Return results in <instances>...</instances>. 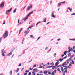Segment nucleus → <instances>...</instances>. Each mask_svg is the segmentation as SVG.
Segmentation results:
<instances>
[{
	"instance_id": "nucleus-1",
	"label": "nucleus",
	"mask_w": 75,
	"mask_h": 75,
	"mask_svg": "<svg viewBox=\"0 0 75 75\" xmlns=\"http://www.w3.org/2000/svg\"><path fill=\"white\" fill-rule=\"evenodd\" d=\"M8 32L7 31H5V33H4L3 37L5 38H6L8 36Z\"/></svg>"
},
{
	"instance_id": "nucleus-2",
	"label": "nucleus",
	"mask_w": 75,
	"mask_h": 75,
	"mask_svg": "<svg viewBox=\"0 0 75 75\" xmlns=\"http://www.w3.org/2000/svg\"><path fill=\"white\" fill-rule=\"evenodd\" d=\"M11 10H12V8H11L9 10H6V15L8 14V13H9V12H10Z\"/></svg>"
},
{
	"instance_id": "nucleus-3",
	"label": "nucleus",
	"mask_w": 75,
	"mask_h": 75,
	"mask_svg": "<svg viewBox=\"0 0 75 75\" xmlns=\"http://www.w3.org/2000/svg\"><path fill=\"white\" fill-rule=\"evenodd\" d=\"M32 5H30V6H28V7L27 8V10L28 11H29V10H30L31 9V8H32Z\"/></svg>"
},
{
	"instance_id": "nucleus-4",
	"label": "nucleus",
	"mask_w": 75,
	"mask_h": 75,
	"mask_svg": "<svg viewBox=\"0 0 75 75\" xmlns=\"http://www.w3.org/2000/svg\"><path fill=\"white\" fill-rule=\"evenodd\" d=\"M4 3L3 2L1 4H0V8H3V7H4Z\"/></svg>"
},
{
	"instance_id": "nucleus-5",
	"label": "nucleus",
	"mask_w": 75,
	"mask_h": 75,
	"mask_svg": "<svg viewBox=\"0 0 75 75\" xmlns=\"http://www.w3.org/2000/svg\"><path fill=\"white\" fill-rule=\"evenodd\" d=\"M56 13V12L54 11L52 12V13L51 17H52L54 18H55V16H54V13Z\"/></svg>"
},
{
	"instance_id": "nucleus-6",
	"label": "nucleus",
	"mask_w": 75,
	"mask_h": 75,
	"mask_svg": "<svg viewBox=\"0 0 75 75\" xmlns=\"http://www.w3.org/2000/svg\"><path fill=\"white\" fill-rule=\"evenodd\" d=\"M27 30H28L26 31V34H25V35H27V34H28V33H29V32H30V30L29 29H28Z\"/></svg>"
},
{
	"instance_id": "nucleus-7",
	"label": "nucleus",
	"mask_w": 75,
	"mask_h": 75,
	"mask_svg": "<svg viewBox=\"0 0 75 75\" xmlns=\"http://www.w3.org/2000/svg\"><path fill=\"white\" fill-rule=\"evenodd\" d=\"M12 52H11L8 53V54H7L6 55V56H7V57H8V56H10V55H12Z\"/></svg>"
},
{
	"instance_id": "nucleus-8",
	"label": "nucleus",
	"mask_w": 75,
	"mask_h": 75,
	"mask_svg": "<svg viewBox=\"0 0 75 75\" xmlns=\"http://www.w3.org/2000/svg\"><path fill=\"white\" fill-rule=\"evenodd\" d=\"M67 53H68V51H66L65 52H64V54L65 55H66Z\"/></svg>"
},
{
	"instance_id": "nucleus-9",
	"label": "nucleus",
	"mask_w": 75,
	"mask_h": 75,
	"mask_svg": "<svg viewBox=\"0 0 75 75\" xmlns=\"http://www.w3.org/2000/svg\"><path fill=\"white\" fill-rule=\"evenodd\" d=\"M71 61H72V62H70V64H74V61L73 60L71 59Z\"/></svg>"
},
{
	"instance_id": "nucleus-10",
	"label": "nucleus",
	"mask_w": 75,
	"mask_h": 75,
	"mask_svg": "<svg viewBox=\"0 0 75 75\" xmlns=\"http://www.w3.org/2000/svg\"><path fill=\"white\" fill-rule=\"evenodd\" d=\"M33 71H35V72H38V69L37 68L34 69H33Z\"/></svg>"
},
{
	"instance_id": "nucleus-11",
	"label": "nucleus",
	"mask_w": 75,
	"mask_h": 75,
	"mask_svg": "<svg viewBox=\"0 0 75 75\" xmlns=\"http://www.w3.org/2000/svg\"><path fill=\"white\" fill-rule=\"evenodd\" d=\"M72 61V59H71V58L70 57V58L69 59H67L66 60V61L67 62H68V61L69 62V61Z\"/></svg>"
},
{
	"instance_id": "nucleus-12",
	"label": "nucleus",
	"mask_w": 75,
	"mask_h": 75,
	"mask_svg": "<svg viewBox=\"0 0 75 75\" xmlns=\"http://www.w3.org/2000/svg\"><path fill=\"white\" fill-rule=\"evenodd\" d=\"M47 73H48V71H44V74L45 75H46Z\"/></svg>"
},
{
	"instance_id": "nucleus-13",
	"label": "nucleus",
	"mask_w": 75,
	"mask_h": 75,
	"mask_svg": "<svg viewBox=\"0 0 75 75\" xmlns=\"http://www.w3.org/2000/svg\"><path fill=\"white\" fill-rule=\"evenodd\" d=\"M61 69L62 72H64V69H63V67H61Z\"/></svg>"
},
{
	"instance_id": "nucleus-14",
	"label": "nucleus",
	"mask_w": 75,
	"mask_h": 75,
	"mask_svg": "<svg viewBox=\"0 0 75 75\" xmlns=\"http://www.w3.org/2000/svg\"><path fill=\"white\" fill-rule=\"evenodd\" d=\"M58 61H60V62H62L63 61V59L61 58H60L59 59Z\"/></svg>"
},
{
	"instance_id": "nucleus-15",
	"label": "nucleus",
	"mask_w": 75,
	"mask_h": 75,
	"mask_svg": "<svg viewBox=\"0 0 75 75\" xmlns=\"http://www.w3.org/2000/svg\"><path fill=\"white\" fill-rule=\"evenodd\" d=\"M14 48L13 47L12 48V49L11 50V52H13V51L14 50Z\"/></svg>"
},
{
	"instance_id": "nucleus-16",
	"label": "nucleus",
	"mask_w": 75,
	"mask_h": 75,
	"mask_svg": "<svg viewBox=\"0 0 75 75\" xmlns=\"http://www.w3.org/2000/svg\"><path fill=\"white\" fill-rule=\"evenodd\" d=\"M51 67H51V66H47L46 68H51Z\"/></svg>"
},
{
	"instance_id": "nucleus-17",
	"label": "nucleus",
	"mask_w": 75,
	"mask_h": 75,
	"mask_svg": "<svg viewBox=\"0 0 75 75\" xmlns=\"http://www.w3.org/2000/svg\"><path fill=\"white\" fill-rule=\"evenodd\" d=\"M29 16H30V15H28L26 16V17L25 18L27 19H28V17H29Z\"/></svg>"
},
{
	"instance_id": "nucleus-18",
	"label": "nucleus",
	"mask_w": 75,
	"mask_h": 75,
	"mask_svg": "<svg viewBox=\"0 0 75 75\" xmlns=\"http://www.w3.org/2000/svg\"><path fill=\"white\" fill-rule=\"evenodd\" d=\"M1 52H2V53H5V51H4V49L2 50Z\"/></svg>"
},
{
	"instance_id": "nucleus-19",
	"label": "nucleus",
	"mask_w": 75,
	"mask_h": 75,
	"mask_svg": "<svg viewBox=\"0 0 75 75\" xmlns=\"http://www.w3.org/2000/svg\"><path fill=\"white\" fill-rule=\"evenodd\" d=\"M17 10V8H15L13 11V13H14L16 12V11Z\"/></svg>"
},
{
	"instance_id": "nucleus-20",
	"label": "nucleus",
	"mask_w": 75,
	"mask_h": 75,
	"mask_svg": "<svg viewBox=\"0 0 75 75\" xmlns=\"http://www.w3.org/2000/svg\"><path fill=\"white\" fill-rule=\"evenodd\" d=\"M59 64V63H58V62H57L55 63V65L58 66V64Z\"/></svg>"
},
{
	"instance_id": "nucleus-21",
	"label": "nucleus",
	"mask_w": 75,
	"mask_h": 75,
	"mask_svg": "<svg viewBox=\"0 0 75 75\" xmlns=\"http://www.w3.org/2000/svg\"><path fill=\"white\" fill-rule=\"evenodd\" d=\"M33 11H32L31 12H30L29 13L28 15H30L31 14H33Z\"/></svg>"
},
{
	"instance_id": "nucleus-22",
	"label": "nucleus",
	"mask_w": 75,
	"mask_h": 75,
	"mask_svg": "<svg viewBox=\"0 0 75 75\" xmlns=\"http://www.w3.org/2000/svg\"><path fill=\"white\" fill-rule=\"evenodd\" d=\"M52 67V69H55V66H51Z\"/></svg>"
},
{
	"instance_id": "nucleus-23",
	"label": "nucleus",
	"mask_w": 75,
	"mask_h": 75,
	"mask_svg": "<svg viewBox=\"0 0 75 75\" xmlns=\"http://www.w3.org/2000/svg\"><path fill=\"white\" fill-rule=\"evenodd\" d=\"M61 5V3H58L57 5L58 7H59V6H60Z\"/></svg>"
},
{
	"instance_id": "nucleus-24",
	"label": "nucleus",
	"mask_w": 75,
	"mask_h": 75,
	"mask_svg": "<svg viewBox=\"0 0 75 75\" xmlns=\"http://www.w3.org/2000/svg\"><path fill=\"white\" fill-rule=\"evenodd\" d=\"M22 30H23V28H21V30H20L19 34H20V33H21V31H22Z\"/></svg>"
},
{
	"instance_id": "nucleus-25",
	"label": "nucleus",
	"mask_w": 75,
	"mask_h": 75,
	"mask_svg": "<svg viewBox=\"0 0 75 75\" xmlns=\"http://www.w3.org/2000/svg\"><path fill=\"white\" fill-rule=\"evenodd\" d=\"M40 23H41V22L40 21H39L38 22V23L36 24V26L39 24H40Z\"/></svg>"
},
{
	"instance_id": "nucleus-26",
	"label": "nucleus",
	"mask_w": 75,
	"mask_h": 75,
	"mask_svg": "<svg viewBox=\"0 0 75 75\" xmlns=\"http://www.w3.org/2000/svg\"><path fill=\"white\" fill-rule=\"evenodd\" d=\"M50 65H54V64L52 62V63H50Z\"/></svg>"
},
{
	"instance_id": "nucleus-27",
	"label": "nucleus",
	"mask_w": 75,
	"mask_h": 75,
	"mask_svg": "<svg viewBox=\"0 0 75 75\" xmlns=\"http://www.w3.org/2000/svg\"><path fill=\"white\" fill-rule=\"evenodd\" d=\"M63 63L65 65H67V62H64Z\"/></svg>"
},
{
	"instance_id": "nucleus-28",
	"label": "nucleus",
	"mask_w": 75,
	"mask_h": 75,
	"mask_svg": "<svg viewBox=\"0 0 75 75\" xmlns=\"http://www.w3.org/2000/svg\"><path fill=\"white\" fill-rule=\"evenodd\" d=\"M51 74L54 75H55V73H54V71H52Z\"/></svg>"
},
{
	"instance_id": "nucleus-29",
	"label": "nucleus",
	"mask_w": 75,
	"mask_h": 75,
	"mask_svg": "<svg viewBox=\"0 0 75 75\" xmlns=\"http://www.w3.org/2000/svg\"><path fill=\"white\" fill-rule=\"evenodd\" d=\"M19 69H20V68H18L17 69V70H16V72H18V71H19Z\"/></svg>"
},
{
	"instance_id": "nucleus-30",
	"label": "nucleus",
	"mask_w": 75,
	"mask_h": 75,
	"mask_svg": "<svg viewBox=\"0 0 75 75\" xmlns=\"http://www.w3.org/2000/svg\"><path fill=\"white\" fill-rule=\"evenodd\" d=\"M71 55V53H69L68 54V57H70Z\"/></svg>"
},
{
	"instance_id": "nucleus-31",
	"label": "nucleus",
	"mask_w": 75,
	"mask_h": 75,
	"mask_svg": "<svg viewBox=\"0 0 75 75\" xmlns=\"http://www.w3.org/2000/svg\"><path fill=\"white\" fill-rule=\"evenodd\" d=\"M54 57H56L57 56V54H56V53H54Z\"/></svg>"
},
{
	"instance_id": "nucleus-32",
	"label": "nucleus",
	"mask_w": 75,
	"mask_h": 75,
	"mask_svg": "<svg viewBox=\"0 0 75 75\" xmlns=\"http://www.w3.org/2000/svg\"><path fill=\"white\" fill-rule=\"evenodd\" d=\"M46 18H45V19L44 20V21H43V22H46Z\"/></svg>"
},
{
	"instance_id": "nucleus-33",
	"label": "nucleus",
	"mask_w": 75,
	"mask_h": 75,
	"mask_svg": "<svg viewBox=\"0 0 75 75\" xmlns=\"http://www.w3.org/2000/svg\"><path fill=\"white\" fill-rule=\"evenodd\" d=\"M69 40L70 41L71 40V41H75V39H70Z\"/></svg>"
},
{
	"instance_id": "nucleus-34",
	"label": "nucleus",
	"mask_w": 75,
	"mask_h": 75,
	"mask_svg": "<svg viewBox=\"0 0 75 75\" xmlns=\"http://www.w3.org/2000/svg\"><path fill=\"white\" fill-rule=\"evenodd\" d=\"M29 71H30V70H27L25 71V72H29Z\"/></svg>"
},
{
	"instance_id": "nucleus-35",
	"label": "nucleus",
	"mask_w": 75,
	"mask_h": 75,
	"mask_svg": "<svg viewBox=\"0 0 75 75\" xmlns=\"http://www.w3.org/2000/svg\"><path fill=\"white\" fill-rule=\"evenodd\" d=\"M59 67H61V65H59L58 67H57V68H59Z\"/></svg>"
},
{
	"instance_id": "nucleus-36",
	"label": "nucleus",
	"mask_w": 75,
	"mask_h": 75,
	"mask_svg": "<svg viewBox=\"0 0 75 75\" xmlns=\"http://www.w3.org/2000/svg\"><path fill=\"white\" fill-rule=\"evenodd\" d=\"M44 67H43V66H42L41 67H39V68H44Z\"/></svg>"
},
{
	"instance_id": "nucleus-37",
	"label": "nucleus",
	"mask_w": 75,
	"mask_h": 75,
	"mask_svg": "<svg viewBox=\"0 0 75 75\" xmlns=\"http://www.w3.org/2000/svg\"><path fill=\"white\" fill-rule=\"evenodd\" d=\"M67 56H66L65 57H64V58H63L62 59L63 60V59H66V58H67Z\"/></svg>"
},
{
	"instance_id": "nucleus-38",
	"label": "nucleus",
	"mask_w": 75,
	"mask_h": 75,
	"mask_svg": "<svg viewBox=\"0 0 75 75\" xmlns=\"http://www.w3.org/2000/svg\"><path fill=\"white\" fill-rule=\"evenodd\" d=\"M74 57V55H73L71 56L70 58H72Z\"/></svg>"
},
{
	"instance_id": "nucleus-39",
	"label": "nucleus",
	"mask_w": 75,
	"mask_h": 75,
	"mask_svg": "<svg viewBox=\"0 0 75 75\" xmlns=\"http://www.w3.org/2000/svg\"><path fill=\"white\" fill-rule=\"evenodd\" d=\"M37 67V65L36 64L34 65L33 66V68H34L35 67Z\"/></svg>"
},
{
	"instance_id": "nucleus-40",
	"label": "nucleus",
	"mask_w": 75,
	"mask_h": 75,
	"mask_svg": "<svg viewBox=\"0 0 75 75\" xmlns=\"http://www.w3.org/2000/svg\"><path fill=\"white\" fill-rule=\"evenodd\" d=\"M2 56H5V54H4V53H2Z\"/></svg>"
},
{
	"instance_id": "nucleus-41",
	"label": "nucleus",
	"mask_w": 75,
	"mask_h": 75,
	"mask_svg": "<svg viewBox=\"0 0 75 75\" xmlns=\"http://www.w3.org/2000/svg\"><path fill=\"white\" fill-rule=\"evenodd\" d=\"M31 74V72H29V74H28V75H30Z\"/></svg>"
},
{
	"instance_id": "nucleus-42",
	"label": "nucleus",
	"mask_w": 75,
	"mask_h": 75,
	"mask_svg": "<svg viewBox=\"0 0 75 75\" xmlns=\"http://www.w3.org/2000/svg\"><path fill=\"white\" fill-rule=\"evenodd\" d=\"M40 74H41V73H42V74H43V72H42V71H41L40 72Z\"/></svg>"
},
{
	"instance_id": "nucleus-43",
	"label": "nucleus",
	"mask_w": 75,
	"mask_h": 75,
	"mask_svg": "<svg viewBox=\"0 0 75 75\" xmlns=\"http://www.w3.org/2000/svg\"><path fill=\"white\" fill-rule=\"evenodd\" d=\"M66 63H67V65H68V64H69V61L67 62H66Z\"/></svg>"
},
{
	"instance_id": "nucleus-44",
	"label": "nucleus",
	"mask_w": 75,
	"mask_h": 75,
	"mask_svg": "<svg viewBox=\"0 0 75 75\" xmlns=\"http://www.w3.org/2000/svg\"><path fill=\"white\" fill-rule=\"evenodd\" d=\"M61 3H62V4H64L65 3V2L64 1L63 2H61Z\"/></svg>"
},
{
	"instance_id": "nucleus-45",
	"label": "nucleus",
	"mask_w": 75,
	"mask_h": 75,
	"mask_svg": "<svg viewBox=\"0 0 75 75\" xmlns=\"http://www.w3.org/2000/svg\"><path fill=\"white\" fill-rule=\"evenodd\" d=\"M68 50H71V47H69L68 48Z\"/></svg>"
},
{
	"instance_id": "nucleus-46",
	"label": "nucleus",
	"mask_w": 75,
	"mask_h": 75,
	"mask_svg": "<svg viewBox=\"0 0 75 75\" xmlns=\"http://www.w3.org/2000/svg\"><path fill=\"white\" fill-rule=\"evenodd\" d=\"M64 73H67V70H65L64 71Z\"/></svg>"
},
{
	"instance_id": "nucleus-47",
	"label": "nucleus",
	"mask_w": 75,
	"mask_h": 75,
	"mask_svg": "<svg viewBox=\"0 0 75 75\" xmlns=\"http://www.w3.org/2000/svg\"><path fill=\"white\" fill-rule=\"evenodd\" d=\"M57 71H60V69L58 68L57 69Z\"/></svg>"
},
{
	"instance_id": "nucleus-48",
	"label": "nucleus",
	"mask_w": 75,
	"mask_h": 75,
	"mask_svg": "<svg viewBox=\"0 0 75 75\" xmlns=\"http://www.w3.org/2000/svg\"><path fill=\"white\" fill-rule=\"evenodd\" d=\"M21 65V64L20 63L19 64V65L18 66V67H20Z\"/></svg>"
},
{
	"instance_id": "nucleus-49",
	"label": "nucleus",
	"mask_w": 75,
	"mask_h": 75,
	"mask_svg": "<svg viewBox=\"0 0 75 75\" xmlns=\"http://www.w3.org/2000/svg\"><path fill=\"white\" fill-rule=\"evenodd\" d=\"M23 20L24 21H25L26 20H27V19H26V18H24V19H23Z\"/></svg>"
},
{
	"instance_id": "nucleus-50",
	"label": "nucleus",
	"mask_w": 75,
	"mask_h": 75,
	"mask_svg": "<svg viewBox=\"0 0 75 75\" xmlns=\"http://www.w3.org/2000/svg\"><path fill=\"white\" fill-rule=\"evenodd\" d=\"M51 72H49V71L48 72V74L49 75H51Z\"/></svg>"
},
{
	"instance_id": "nucleus-51",
	"label": "nucleus",
	"mask_w": 75,
	"mask_h": 75,
	"mask_svg": "<svg viewBox=\"0 0 75 75\" xmlns=\"http://www.w3.org/2000/svg\"><path fill=\"white\" fill-rule=\"evenodd\" d=\"M5 23H6L5 22H4V23H2V25H3V24H5Z\"/></svg>"
},
{
	"instance_id": "nucleus-52",
	"label": "nucleus",
	"mask_w": 75,
	"mask_h": 75,
	"mask_svg": "<svg viewBox=\"0 0 75 75\" xmlns=\"http://www.w3.org/2000/svg\"><path fill=\"white\" fill-rule=\"evenodd\" d=\"M24 38H23L22 41V42H24Z\"/></svg>"
},
{
	"instance_id": "nucleus-53",
	"label": "nucleus",
	"mask_w": 75,
	"mask_h": 75,
	"mask_svg": "<svg viewBox=\"0 0 75 75\" xmlns=\"http://www.w3.org/2000/svg\"><path fill=\"white\" fill-rule=\"evenodd\" d=\"M27 7L26 6H25L23 8V10H24L25 9V7Z\"/></svg>"
},
{
	"instance_id": "nucleus-54",
	"label": "nucleus",
	"mask_w": 75,
	"mask_h": 75,
	"mask_svg": "<svg viewBox=\"0 0 75 75\" xmlns=\"http://www.w3.org/2000/svg\"><path fill=\"white\" fill-rule=\"evenodd\" d=\"M30 37H31V38H33V35H30Z\"/></svg>"
},
{
	"instance_id": "nucleus-55",
	"label": "nucleus",
	"mask_w": 75,
	"mask_h": 75,
	"mask_svg": "<svg viewBox=\"0 0 75 75\" xmlns=\"http://www.w3.org/2000/svg\"><path fill=\"white\" fill-rule=\"evenodd\" d=\"M72 8H70V9H69V10L70 11V12H72Z\"/></svg>"
},
{
	"instance_id": "nucleus-56",
	"label": "nucleus",
	"mask_w": 75,
	"mask_h": 75,
	"mask_svg": "<svg viewBox=\"0 0 75 75\" xmlns=\"http://www.w3.org/2000/svg\"><path fill=\"white\" fill-rule=\"evenodd\" d=\"M24 68H22L21 69V71H23L24 70Z\"/></svg>"
},
{
	"instance_id": "nucleus-57",
	"label": "nucleus",
	"mask_w": 75,
	"mask_h": 75,
	"mask_svg": "<svg viewBox=\"0 0 75 75\" xmlns=\"http://www.w3.org/2000/svg\"><path fill=\"white\" fill-rule=\"evenodd\" d=\"M71 50H69L68 52L69 53V52H71Z\"/></svg>"
},
{
	"instance_id": "nucleus-58",
	"label": "nucleus",
	"mask_w": 75,
	"mask_h": 75,
	"mask_svg": "<svg viewBox=\"0 0 75 75\" xmlns=\"http://www.w3.org/2000/svg\"><path fill=\"white\" fill-rule=\"evenodd\" d=\"M40 38H41V37H39L38 38L37 40H39V39H40Z\"/></svg>"
},
{
	"instance_id": "nucleus-59",
	"label": "nucleus",
	"mask_w": 75,
	"mask_h": 75,
	"mask_svg": "<svg viewBox=\"0 0 75 75\" xmlns=\"http://www.w3.org/2000/svg\"><path fill=\"white\" fill-rule=\"evenodd\" d=\"M32 74H35V71H33L32 72Z\"/></svg>"
},
{
	"instance_id": "nucleus-60",
	"label": "nucleus",
	"mask_w": 75,
	"mask_h": 75,
	"mask_svg": "<svg viewBox=\"0 0 75 75\" xmlns=\"http://www.w3.org/2000/svg\"><path fill=\"white\" fill-rule=\"evenodd\" d=\"M64 56V54H63L62 55L61 57H63Z\"/></svg>"
},
{
	"instance_id": "nucleus-61",
	"label": "nucleus",
	"mask_w": 75,
	"mask_h": 75,
	"mask_svg": "<svg viewBox=\"0 0 75 75\" xmlns=\"http://www.w3.org/2000/svg\"><path fill=\"white\" fill-rule=\"evenodd\" d=\"M69 66H70V67H72V65H71V64H69Z\"/></svg>"
},
{
	"instance_id": "nucleus-62",
	"label": "nucleus",
	"mask_w": 75,
	"mask_h": 75,
	"mask_svg": "<svg viewBox=\"0 0 75 75\" xmlns=\"http://www.w3.org/2000/svg\"><path fill=\"white\" fill-rule=\"evenodd\" d=\"M11 72V74H10V75H11V74H12V71H10Z\"/></svg>"
},
{
	"instance_id": "nucleus-63",
	"label": "nucleus",
	"mask_w": 75,
	"mask_h": 75,
	"mask_svg": "<svg viewBox=\"0 0 75 75\" xmlns=\"http://www.w3.org/2000/svg\"><path fill=\"white\" fill-rule=\"evenodd\" d=\"M65 65L63 63V64L62 65V67H64V66Z\"/></svg>"
},
{
	"instance_id": "nucleus-64",
	"label": "nucleus",
	"mask_w": 75,
	"mask_h": 75,
	"mask_svg": "<svg viewBox=\"0 0 75 75\" xmlns=\"http://www.w3.org/2000/svg\"><path fill=\"white\" fill-rule=\"evenodd\" d=\"M71 15H75V13H74L71 14Z\"/></svg>"
}]
</instances>
